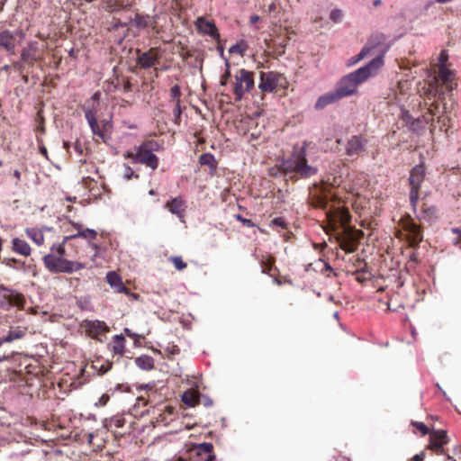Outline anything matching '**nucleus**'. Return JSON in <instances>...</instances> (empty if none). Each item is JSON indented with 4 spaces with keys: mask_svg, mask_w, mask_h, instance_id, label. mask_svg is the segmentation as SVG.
I'll use <instances>...</instances> for the list:
<instances>
[{
    "mask_svg": "<svg viewBox=\"0 0 461 461\" xmlns=\"http://www.w3.org/2000/svg\"><path fill=\"white\" fill-rule=\"evenodd\" d=\"M425 459V452L421 451L419 454H416L414 456L410 458L408 461H423Z\"/></svg>",
    "mask_w": 461,
    "mask_h": 461,
    "instance_id": "51",
    "label": "nucleus"
},
{
    "mask_svg": "<svg viewBox=\"0 0 461 461\" xmlns=\"http://www.w3.org/2000/svg\"><path fill=\"white\" fill-rule=\"evenodd\" d=\"M13 176L17 180L16 181V185L18 184V182L21 180V172L19 170H14L13 172Z\"/></svg>",
    "mask_w": 461,
    "mask_h": 461,
    "instance_id": "55",
    "label": "nucleus"
},
{
    "mask_svg": "<svg viewBox=\"0 0 461 461\" xmlns=\"http://www.w3.org/2000/svg\"><path fill=\"white\" fill-rule=\"evenodd\" d=\"M37 130H38V131H41V132H44L45 129H44L43 124H42V123H41V124H40V125L37 127Z\"/></svg>",
    "mask_w": 461,
    "mask_h": 461,
    "instance_id": "59",
    "label": "nucleus"
},
{
    "mask_svg": "<svg viewBox=\"0 0 461 461\" xmlns=\"http://www.w3.org/2000/svg\"><path fill=\"white\" fill-rule=\"evenodd\" d=\"M456 244H460V248H461V232L459 233V236L457 238Z\"/></svg>",
    "mask_w": 461,
    "mask_h": 461,
    "instance_id": "63",
    "label": "nucleus"
},
{
    "mask_svg": "<svg viewBox=\"0 0 461 461\" xmlns=\"http://www.w3.org/2000/svg\"><path fill=\"white\" fill-rule=\"evenodd\" d=\"M113 356L122 357L125 352V338L121 335H115L113 341L108 346Z\"/></svg>",
    "mask_w": 461,
    "mask_h": 461,
    "instance_id": "27",
    "label": "nucleus"
},
{
    "mask_svg": "<svg viewBox=\"0 0 461 461\" xmlns=\"http://www.w3.org/2000/svg\"><path fill=\"white\" fill-rule=\"evenodd\" d=\"M172 113H173V117H174V122L176 124H179L180 117H181V113H182L180 103L174 104V108H173Z\"/></svg>",
    "mask_w": 461,
    "mask_h": 461,
    "instance_id": "44",
    "label": "nucleus"
},
{
    "mask_svg": "<svg viewBox=\"0 0 461 461\" xmlns=\"http://www.w3.org/2000/svg\"><path fill=\"white\" fill-rule=\"evenodd\" d=\"M383 65L381 58L373 59L366 66L342 77L335 90L341 99L352 95L357 92V86L375 75Z\"/></svg>",
    "mask_w": 461,
    "mask_h": 461,
    "instance_id": "3",
    "label": "nucleus"
},
{
    "mask_svg": "<svg viewBox=\"0 0 461 461\" xmlns=\"http://www.w3.org/2000/svg\"><path fill=\"white\" fill-rule=\"evenodd\" d=\"M425 167L422 164L417 165L414 167L409 177V183L411 185V191H410V203L412 207V209L415 210L417 207L419 195H420V188L422 184V182L425 179Z\"/></svg>",
    "mask_w": 461,
    "mask_h": 461,
    "instance_id": "10",
    "label": "nucleus"
},
{
    "mask_svg": "<svg viewBox=\"0 0 461 461\" xmlns=\"http://www.w3.org/2000/svg\"><path fill=\"white\" fill-rule=\"evenodd\" d=\"M365 273V269L364 268H361V269H358L356 271V275H357V277H356V280L359 283H363L365 281V277H362L360 275Z\"/></svg>",
    "mask_w": 461,
    "mask_h": 461,
    "instance_id": "52",
    "label": "nucleus"
},
{
    "mask_svg": "<svg viewBox=\"0 0 461 461\" xmlns=\"http://www.w3.org/2000/svg\"><path fill=\"white\" fill-rule=\"evenodd\" d=\"M413 211L420 220L430 221L434 218H436V213H437L436 207H434L432 205H428L425 203H422L420 212H417L416 209L415 210L413 209Z\"/></svg>",
    "mask_w": 461,
    "mask_h": 461,
    "instance_id": "28",
    "label": "nucleus"
},
{
    "mask_svg": "<svg viewBox=\"0 0 461 461\" xmlns=\"http://www.w3.org/2000/svg\"><path fill=\"white\" fill-rule=\"evenodd\" d=\"M169 261L174 265L175 268L178 271L184 270L187 267V264L184 262L183 258L179 256L170 257Z\"/></svg>",
    "mask_w": 461,
    "mask_h": 461,
    "instance_id": "39",
    "label": "nucleus"
},
{
    "mask_svg": "<svg viewBox=\"0 0 461 461\" xmlns=\"http://www.w3.org/2000/svg\"><path fill=\"white\" fill-rule=\"evenodd\" d=\"M71 224L73 225V227L77 230L78 231H80L81 230H84L83 228V225L80 224V223H77V222H73L71 221Z\"/></svg>",
    "mask_w": 461,
    "mask_h": 461,
    "instance_id": "56",
    "label": "nucleus"
},
{
    "mask_svg": "<svg viewBox=\"0 0 461 461\" xmlns=\"http://www.w3.org/2000/svg\"><path fill=\"white\" fill-rule=\"evenodd\" d=\"M249 49V44L245 40L239 41L229 49L230 54H238L243 57Z\"/></svg>",
    "mask_w": 461,
    "mask_h": 461,
    "instance_id": "33",
    "label": "nucleus"
},
{
    "mask_svg": "<svg viewBox=\"0 0 461 461\" xmlns=\"http://www.w3.org/2000/svg\"><path fill=\"white\" fill-rule=\"evenodd\" d=\"M136 364L142 369L150 370L154 366V360L151 357L141 356L136 359Z\"/></svg>",
    "mask_w": 461,
    "mask_h": 461,
    "instance_id": "36",
    "label": "nucleus"
},
{
    "mask_svg": "<svg viewBox=\"0 0 461 461\" xmlns=\"http://www.w3.org/2000/svg\"><path fill=\"white\" fill-rule=\"evenodd\" d=\"M182 401L189 406H194L199 402L197 394L195 393L188 391L184 393L182 396Z\"/></svg>",
    "mask_w": 461,
    "mask_h": 461,
    "instance_id": "38",
    "label": "nucleus"
},
{
    "mask_svg": "<svg viewBox=\"0 0 461 461\" xmlns=\"http://www.w3.org/2000/svg\"><path fill=\"white\" fill-rule=\"evenodd\" d=\"M27 330L28 329L23 326L11 327L7 334L0 339V346L4 343H10L23 339L26 335Z\"/></svg>",
    "mask_w": 461,
    "mask_h": 461,
    "instance_id": "22",
    "label": "nucleus"
},
{
    "mask_svg": "<svg viewBox=\"0 0 461 461\" xmlns=\"http://www.w3.org/2000/svg\"><path fill=\"white\" fill-rule=\"evenodd\" d=\"M258 89L262 95L276 93L288 87L287 78L276 71H260Z\"/></svg>",
    "mask_w": 461,
    "mask_h": 461,
    "instance_id": "6",
    "label": "nucleus"
},
{
    "mask_svg": "<svg viewBox=\"0 0 461 461\" xmlns=\"http://www.w3.org/2000/svg\"><path fill=\"white\" fill-rule=\"evenodd\" d=\"M68 239H70V238H69V237H66V238H64V240H63V242H62V243H60V244H59V245H55V244H54V245L51 247V251H52V253H51V254L57 253V255H58L57 257H63V256L65 255V252H66V250H65V247H64V244H65V242H66Z\"/></svg>",
    "mask_w": 461,
    "mask_h": 461,
    "instance_id": "40",
    "label": "nucleus"
},
{
    "mask_svg": "<svg viewBox=\"0 0 461 461\" xmlns=\"http://www.w3.org/2000/svg\"><path fill=\"white\" fill-rule=\"evenodd\" d=\"M230 77V63L229 61L227 60L226 61V70L224 72V74L221 76V86H225L227 85L229 79Z\"/></svg>",
    "mask_w": 461,
    "mask_h": 461,
    "instance_id": "47",
    "label": "nucleus"
},
{
    "mask_svg": "<svg viewBox=\"0 0 461 461\" xmlns=\"http://www.w3.org/2000/svg\"><path fill=\"white\" fill-rule=\"evenodd\" d=\"M170 97H171V100L174 102V104L181 103V100H180L181 90H180L179 86L176 85L170 88Z\"/></svg>",
    "mask_w": 461,
    "mask_h": 461,
    "instance_id": "41",
    "label": "nucleus"
},
{
    "mask_svg": "<svg viewBox=\"0 0 461 461\" xmlns=\"http://www.w3.org/2000/svg\"><path fill=\"white\" fill-rule=\"evenodd\" d=\"M330 194V185L326 181L313 184L309 189L307 203L311 207L325 211L329 225L333 230L341 228L338 233L337 240L341 249L347 253H352L357 250L358 241L363 236V231L355 230L348 226L351 221V215L348 208L338 206L329 203H339L336 194L329 198Z\"/></svg>",
    "mask_w": 461,
    "mask_h": 461,
    "instance_id": "1",
    "label": "nucleus"
},
{
    "mask_svg": "<svg viewBox=\"0 0 461 461\" xmlns=\"http://www.w3.org/2000/svg\"><path fill=\"white\" fill-rule=\"evenodd\" d=\"M237 220L242 222L244 226L253 227L254 223L251 220L243 218L241 215H237Z\"/></svg>",
    "mask_w": 461,
    "mask_h": 461,
    "instance_id": "48",
    "label": "nucleus"
},
{
    "mask_svg": "<svg viewBox=\"0 0 461 461\" xmlns=\"http://www.w3.org/2000/svg\"><path fill=\"white\" fill-rule=\"evenodd\" d=\"M399 224L402 229L407 232V239L411 246H417L422 240L420 227L410 215L402 217Z\"/></svg>",
    "mask_w": 461,
    "mask_h": 461,
    "instance_id": "12",
    "label": "nucleus"
},
{
    "mask_svg": "<svg viewBox=\"0 0 461 461\" xmlns=\"http://www.w3.org/2000/svg\"><path fill=\"white\" fill-rule=\"evenodd\" d=\"M254 72L245 68H240L236 72L233 81V94L236 101H240L246 93L254 88Z\"/></svg>",
    "mask_w": 461,
    "mask_h": 461,
    "instance_id": "8",
    "label": "nucleus"
},
{
    "mask_svg": "<svg viewBox=\"0 0 461 461\" xmlns=\"http://www.w3.org/2000/svg\"><path fill=\"white\" fill-rule=\"evenodd\" d=\"M85 117H86L94 135L98 136L103 140H105L104 131H106V127L108 126V123L104 122L103 125L101 126L97 122L95 113L89 109L85 112Z\"/></svg>",
    "mask_w": 461,
    "mask_h": 461,
    "instance_id": "20",
    "label": "nucleus"
},
{
    "mask_svg": "<svg viewBox=\"0 0 461 461\" xmlns=\"http://www.w3.org/2000/svg\"><path fill=\"white\" fill-rule=\"evenodd\" d=\"M131 85L130 82H126L124 84V91H130L131 90Z\"/></svg>",
    "mask_w": 461,
    "mask_h": 461,
    "instance_id": "58",
    "label": "nucleus"
},
{
    "mask_svg": "<svg viewBox=\"0 0 461 461\" xmlns=\"http://www.w3.org/2000/svg\"><path fill=\"white\" fill-rule=\"evenodd\" d=\"M125 425V419L123 416L116 415L111 417L110 419L105 420L104 427L113 432L116 436H122L125 434V431H119L120 429H122Z\"/></svg>",
    "mask_w": 461,
    "mask_h": 461,
    "instance_id": "23",
    "label": "nucleus"
},
{
    "mask_svg": "<svg viewBox=\"0 0 461 461\" xmlns=\"http://www.w3.org/2000/svg\"><path fill=\"white\" fill-rule=\"evenodd\" d=\"M199 163L203 166H208L212 172L217 168V161L211 153H203L199 158Z\"/></svg>",
    "mask_w": 461,
    "mask_h": 461,
    "instance_id": "32",
    "label": "nucleus"
},
{
    "mask_svg": "<svg viewBox=\"0 0 461 461\" xmlns=\"http://www.w3.org/2000/svg\"><path fill=\"white\" fill-rule=\"evenodd\" d=\"M73 149H74V150H75L78 155H82V153H83V145H82V143H81L79 140H77V141L73 144Z\"/></svg>",
    "mask_w": 461,
    "mask_h": 461,
    "instance_id": "50",
    "label": "nucleus"
},
{
    "mask_svg": "<svg viewBox=\"0 0 461 461\" xmlns=\"http://www.w3.org/2000/svg\"><path fill=\"white\" fill-rule=\"evenodd\" d=\"M112 362H109V361H106L105 364H102L99 367V371L102 373V374H105L107 373L111 368H112Z\"/></svg>",
    "mask_w": 461,
    "mask_h": 461,
    "instance_id": "49",
    "label": "nucleus"
},
{
    "mask_svg": "<svg viewBox=\"0 0 461 461\" xmlns=\"http://www.w3.org/2000/svg\"><path fill=\"white\" fill-rule=\"evenodd\" d=\"M280 170L285 176L293 174L290 177L293 179L308 178L317 174L318 169L308 164L306 158L305 148H302L298 152H294L291 158L284 160L280 166Z\"/></svg>",
    "mask_w": 461,
    "mask_h": 461,
    "instance_id": "4",
    "label": "nucleus"
},
{
    "mask_svg": "<svg viewBox=\"0 0 461 461\" xmlns=\"http://www.w3.org/2000/svg\"><path fill=\"white\" fill-rule=\"evenodd\" d=\"M165 207L173 214L184 222L185 217V211L187 208L186 202L181 196H177L168 200Z\"/></svg>",
    "mask_w": 461,
    "mask_h": 461,
    "instance_id": "19",
    "label": "nucleus"
},
{
    "mask_svg": "<svg viewBox=\"0 0 461 461\" xmlns=\"http://www.w3.org/2000/svg\"><path fill=\"white\" fill-rule=\"evenodd\" d=\"M417 430H419L421 434V436H425L427 434H429L431 431H429V428L423 423L420 421H411V423Z\"/></svg>",
    "mask_w": 461,
    "mask_h": 461,
    "instance_id": "43",
    "label": "nucleus"
},
{
    "mask_svg": "<svg viewBox=\"0 0 461 461\" xmlns=\"http://www.w3.org/2000/svg\"><path fill=\"white\" fill-rule=\"evenodd\" d=\"M448 443V437L446 430L432 429L429 433V443L428 448L434 451L437 455H443V447Z\"/></svg>",
    "mask_w": 461,
    "mask_h": 461,
    "instance_id": "15",
    "label": "nucleus"
},
{
    "mask_svg": "<svg viewBox=\"0 0 461 461\" xmlns=\"http://www.w3.org/2000/svg\"><path fill=\"white\" fill-rule=\"evenodd\" d=\"M157 18V15L149 16L137 13L133 18L130 19L129 25L138 30L150 28L155 33H159L160 28L158 25Z\"/></svg>",
    "mask_w": 461,
    "mask_h": 461,
    "instance_id": "13",
    "label": "nucleus"
},
{
    "mask_svg": "<svg viewBox=\"0 0 461 461\" xmlns=\"http://www.w3.org/2000/svg\"><path fill=\"white\" fill-rule=\"evenodd\" d=\"M259 21H260V17H259L258 15L254 14V15H251V16H250V23H251L252 24H256V23H258Z\"/></svg>",
    "mask_w": 461,
    "mask_h": 461,
    "instance_id": "53",
    "label": "nucleus"
},
{
    "mask_svg": "<svg viewBox=\"0 0 461 461\" xmlns=\"http://www.w3.org/2000/svg\"><path fill=\"white\" fill-rule=\"evenodd\" d=\"M195 26L200 33L207 34L213 40L220 42L221 36L214 22L209 21L206 18L200 16L195 21Z\"/></svg>",
    "mask_w": 461,
    "mask_h": 461,
    "instance_id": "18",
    "label": "nucleus"
},
{
    "mask_svg": "<svg viewBox=\"0 0 461 461\" xmlns=\"http://www.w3.org/2000/svg\"><path fill=\"white\" fill-rule=\"evenodd\" d=\"M381 3H382V1H381V0H375V1H374V5H375V7H377V6H379V5H381Z\"/></svg>",
    "mask_w": 461,
    "mask_h": 461,
    "instance_id": "60",
    "label": "nucleus"
},
{
    "mask_svg": "<svg viewBox=\"0 0 461 461\" xmlns=\"http://www.w3.org/2000/svg\"><path fill=\"white\" fill-rule=\"evenodd\" d=\"M124 331H125V332H126V334H127L128 336H130V337H133V336H134V334H132V333L130 331V330H129V329H125V330H124Z\"/></svg>",
    "mask_w": 461,
    "mask_h": 461,
    "instance_id": "61",
    "label": "nucleus"
},
{
    "mask_svg": "<svg viewBox=\"0 0 461 461\" xmlns=\"http://www.w3.org/2000/svg\"><path fill=\"white\" fill-rule=\"evenodd\" d=\"M26 234L38 246H41L44 243V235L41 230H37V229H27Z\"/></svg>",
    "mask_w": 461,
    "mask_h": 461,
    "instance_id": "34",
    "label": "nucleus"
},
{
    "mask_svg": "<svg viewBox=\"0 0 461 461\" xmlns=\"http://www.w3.org/2000/svg\"><path fill=\"white\" fill-rule=\"evenodd\" d=\"M276 263V258L271 255L263 256L260 264L262 267V273L267 274L270 276H275L273 274V270H277L276 267H274Z\"/></svg>",
    "mask_w": 461,
    "mask_h": 461,
    "instance_id": "30",
    "label": "nucleus"
},
{
    "mask_svg": "<svg viewBox=\"0 0 461 461\" xmlns=\"http://www.w3.org/2000/svg\"><path fill=\"white\" fill-rule=\"evenodd\" d=\"M41 152L44 155L47 154V149L45 147L41 148Z\"/></svg>",
    "mask_w": 461,
    "mask_h": 461,
    "instance_id": "62",
    "label": "nucleus"
},
{
    "mask_svg": "<svg viewBox=\"0 0 461 461\" xmlns=\"http://www.w3.org/2000/svg\"><path fill=\"white\" fill-rule=\"evenodd\" d=\"M108 400H109V396H108V395H106V394H103V395L101 396V398H100L99 402H100V403H101L102 405H104V404H106V402H108Z\"/></svg>",
    "mask_w": 461,
    "mask_h": 461,
    "instance_id": "54",
    "label": "nucleus"
},
{
    "mask_svg": "<svg viewBox=\"0 0 461 461\" xmlns=\"http://www.w3.org/2000/svg\"><path fill=\"white\" fill-rule=\"evenodd\" d=\"M96 237L97 232L95 230L88 228L81 230L80 231H77V233L69 236L70 239L82 238L90 240L96 239Z\"/></svg>",
    "mask_w": 461,
    "mask_h": 461,
    "instance_id": "35",
    "label": "nucleus"
},
{
    "mask_svg": "<svg viewBox=\"0 0 461 461\" xmlns=\"http://www.w3.org/2000/svg\"><path fill=\"white\" fill-rule=\"evenodd\" d=\"M43 263L46 268L51 273H73L85 268V265L77 261L65 259L63 257H57L54 254H48L43 257Z\"/></svg>",
    "mask_w": 461,
    "mask_h": 461,
    "instance_id": "7",
    "label": "nucleus"
},
{
    "mask_svg": "<svg viewBox=\"0 0 461 461\" xmlns=\"http://www.w3.org/2000/svg\"><path fill=\"white\" fill-rule=\"evenodd\" d=\"M16 39L9 30L0 27V47L13 53L15 48Z\"/></svg>",
    "mask_w": 461,
    "mask_h": 461,
    "instance_id": "21",
    "label": "nucleus"
},
{
    "mask_svg": "<svg viewBox=\"0 0 461 461\" xmlns=\"http://www.w3.org/2000/svg\"><path fill=\"white\" fill-rule=\"evenodd\" d=\"M447 59L448 55L447 51L442 50L438 57V75L431 77L426 84L427 86L424 87V94L429 99L432 97L438 99L435 100V104H431V106L434 107L430 108V112L433 115H436L438 113H439V111H438V102L442 101L444 99L445 94L451 92L456 86L455 72L446 67Z\"/></svg>",
    "mask_w": 461,
    "mask_h": 461,
    "instance_id": "2",
    "label": "nucleus"
},
{
    "mask_svg": "<svg viewBox=\"0 0 461 461\" xmlns=\"http://www.w3.org/2000/svg\"><path fill=\"white\" fill-rule=\"evenodd\" d=\"M4 263L11 267V268H14V269H17V270H25V263L19 260V259H15V258H5L4 259Z\"/></svg>",
    "mask_w": 461,
    "mask_h": 461,
    "instance_id": "37",
    "label": "nucleus"
},
{
    "mask_svg": "<svg viewBox=\"0 0 461 461\" xmlns=\"http://www.w3.org/2000/svg\"><path fill=\"white\" fill-rule=\"evenodd\" d=\"M134 0H106L105 9L111 13L128 9L132 6Z\"/></svg>",
    "mask_w": 461,
    "mask_h": 461,
    "instance_id": "26",
    "label": "nucleus"
},
{
    "mask_svg": "<svg viewBox=\"0 0 461 461\" xmlns=\"http://www.w3.org/2000/svg\"><path fill=\"white\" fill-rule=\"evenodd\" d=\"M270 226H276L282 229H287V223L283 217H276L271 221Z\"/></svg>",
    "mask_w": 461,
    "mask_h": 461,
    "instance_id": "46",
    "label": "nucleus"
},
{
    "mask_svg": "<svg viewBox=\"0 0 461 461\" xmlns=\"http://www.w3.org/2000/svg\"><path fill=\"white\" fill-rule=\"evenodd\" d=\"M341 98L336 90L326 93L318 98L315 104V109L321 110L325 108L327 105L336 103Z\"/></svg>",
    "mask_w": 461,
    "mask_h": 461,
    "instance_id": "25",
    "label": "nucleus"
},
{
    "mask_svg": "<svg viewBox=\"0 0 461 461\" xmlns=\"http://www.w3.org/2000/svg\"><path fill=\"white\" fill-rule=\"evenodd\" d=\"M107 283L117 293L130 294L129 288H127L122 281V277L114 271H110L106 275Z\"/></svg>",
    "mask_w": 461,
    "mask_h": 461,
    "instance_id": "24",
    "label": "nucleus"
},
{
    "mask_svg": "<svg viewBox=\"0 0 461 461\" xmlns=\"http://www.w3.org/2000/svg\"><path fill=\"white\" fill-rule=\"evenodd\" d=\"M22 60L28 64L33 65L37 60V50L36 48L30 46L26 49H23L21 55Z\"/></svg>",
    "mask_w": 461,
    "mask_h": 461,
    "instance_id": "31",
    "label": "nucleus"
},
{
    "mask_svg": "<svg viewBox=\"0 0 461 461\" xmlns=\"http://www.w3.org/2000/svg\"><path fill=\"white\" fill-rule=\"evenodd\" d=\"M81 327L85 329L86 333L89 337L95 339H98L100 335L105 334L109 331V327L106 323L98 320H86L81 323Z\"/></svg>",
    "mask_w": 461,
    "mask_h": 461,
    "instance_id": "16",
    "label": "nucleus"
},
{
    "mask_svg": "<svg viewBox=\"0 0 461 461\" xmlns=\"http://www.w3.org/2000/svg\"><path fill=\"white\" fill-rule=\"evenodd\" d=\"M0 303L2 306L15 307L23 310L26 304V298L23 294L17 290L0 285Z\"/></svg>",
    "mask_w": 461,
    "mask_h": 461,
    "instance_id": "11",
    "label": "nucleus"
},
{
    "mask_svg": "<svg viewBox=\"0 0 461 461\" xmlns=\"http://www.w3.org/2000/svg\"><path fill=\"white\" fill-rule=\"evenodd\" d=\"M389 50V44L387 43V37L383 33H375L368 40L366 46L362 49L358 54V59H362L369 53H376V58H381L384 61V56Z\"/></svg>",
    "mask_w": 461,
    "mask_h": 461,
    "instance_id": "9",
    "label": "nucleus"
},
{
    "mask_svg": "<svg viewBox=\"0 0 461 461\" xmlns=\"http://www.w3.org/2000/svg\"><path fill=\"white\" fill-rule=\"evenodd\" d=\"M12 249L17 254L28 257L31 255L32 249L30 245L23 240L14 238L12 240Z\"/></svg>",
    "mask_w": 461,
    "mask_h": 461,
    "instance_id": "29",
    "label": "nucleus"
},
{
    "mask_svg": "<svg viewBox=\"0 0 461 461\" xmlns=\"http://www.w3.org/2000/svg\"><path fill=\"white\" fill-rule=\"evenodd\" d=\"M123 178L127 180H131L132 178H139V175L134 173V170L128 165H123V172H122Z\"/></svg>",
    "mask_w": 461,
    "mask_h": 461,
    "instance_id": "42",
    "label": "nucleus"
},
{
    "mask_svg": "<svg viewBox=\"0 0 461 461\" xmlns=\"http://www.w3.org/2000/svg\"><path fill=\"white\" fill-rule=\"evenodd\" d=\"M137 64L143 69L154 68L159 64L160 52L157 48H150L149 50L141 52L137 50Z\"/></svg>",
    "mask_w": 461,
    "mask_h": 461,
    "instance_id": "14",
    "label": "nucleus"
},
{
    "mask_svg": "<svg viewBox=\"0 0 461 461\" xmlns=\"http://www.w3.org/2000/svg\"><path fill=\"white\" fill-rule=\"evenodd\" d=\"M367 140L360 135L352 136L346 145V155L348 157H358L366 150Z\"/></svg>",
    "mask_w": 461,
    "mask_h": 461,
    "instance_id": "17",
    "label": "nucleus"
},
{
    "mask_svg": "<svg viewBox=\"0 0 461 461\" xmlns=\"http://www.w3.org/2000/svg\"><path fill=\"white\" fill-rule=\"evenodd\" d=\"M217 50H219L220 55L222 57V56H223V53H224V48H223V46H222V45H221V44H219V45L217 46Z\"/></svg>",
    "mask_w": 461,
    "mask_h": 461,
    "instance_id": "57",
    "label": "nucleus"
},
{
    "mask_svg": "<svg viewBox=\"0 0 461 461\" xmlns=\"http://www.w3.org/2000/svg\"><path fill=\"white\" fill-rule=\"evenodd\" d=\"M343 18V13L340 9H333L330 14V19L333 23H340Z\"/></svg>",
    "mask_w": 461,
    "mask_h": 461,
    "instance_id": "45",
    "label": "nucleus"
},
{
    "mask_svg": "<svg viewBox=\"0 0 461 461\" xmlns=\"http://www.w3.org/2000/svg\"><path fill=\"white\" fill-rule=\"evenodd\" d=\"M69 147H70L69 143L65 141V142H64V148H65L67 150H68Z\"/></svg>",
    "mask_w": 461,
    "mask_h": 461,
    "instance_id": "64",
    "label": "nucleus"
},
{
    "mask_svg": "<svg viewBox=\"0 0 461 461\" xmlns=\"http://www.w3.org/2000/svg\"><path fill=\"white\" fill-rule=\"evenodd\" d=\"M158 149L159 144L156 140H146L139 147H135L134 150L127 151L123 157L130 158L132 163L143 164L152 170H156L158 167V158L154 152Z\"/></svg>",
    "mask_w": 461,
    "mask_h": 461,
    "instance_id": "5",
    "label": "nucleus"
}]
</instances>
